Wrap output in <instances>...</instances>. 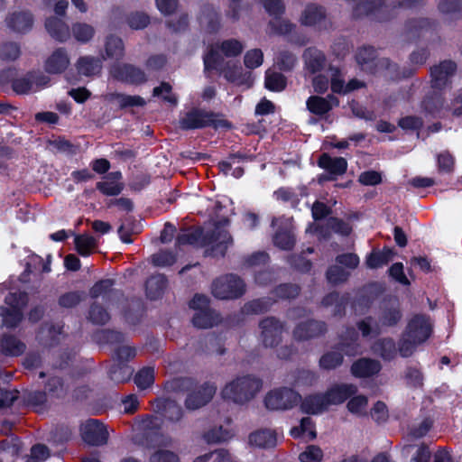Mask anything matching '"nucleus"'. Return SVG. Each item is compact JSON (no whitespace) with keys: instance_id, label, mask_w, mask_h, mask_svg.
I'll return each instance as SVG.
<instances>
[{"instance_id":"f257e3e1","label":"nucleus","mask_w":462,"mask_h":462,"mask_svg":"<svg viewBox=\"0 0 462 462\" xmlns=\"http://www.w3.org/2000/svg\"><path fill=\"white\" fill-rule=\"evenodd\" d=\"M228 223V218L217 221L214 225V228L207 232H204L201 226L183 228L176 236L175 246L198 245L205 247L210 245V247L205 251L207 255L224 257L228 246L233 244V238L230 233L224 228V226Z\"/></svg>"},{"instance_id":"f03ea898","label":"nucleus","mask_w":462,"mask_h":462,"mask_svg":"<svg viewBox=\"0 0 462 462\" xmlns=\"http://www.w3.org/2000/svg\"><path fill=\"white\" fill-rule=\"evenodd\" d=\"M167 388L174 393H187L184 405L189 411H196L207 405L217 392L214 383L205 382L198 386L197 379L189 376L173 378L168 382Z\"/></svg>"},{"instance_id":"7ed1b4c3","label":"nucleus","mask_w":462,"mask_h":462,"mask_svg":"<svg viewBox=\"0 0 462 462\" xmlns=\"http://www.w3.org/2000/svg\"><path fill=\"white\" fill-rule=\"evenodd\" d=\"M402 319V312L397 299L383 300L379 308L378 320L374 317L366 316L356 322V328L363 337H378L382 334L383 328H393Z\"/></svg>"},{"instance_id":"20e7f679","label":"nucleus","mask_w":462,"mask_h":462,"mask_svg":"<svg viewBox=\"0 0 462 462\" xmlns=\"http://www.w3.org/2000/svg\"><path fill=\"white\" fill-rule=\"evenodd\" d=\"M221 114L212 111H205L200 108H192L188 111L180 120V126L182 130L203 129L212 127L213 129L230 130L233 124L222 117Z\"/></svg>"},{"instance_id":"39448f33","label":"nucleus","mask_w":462,"mask_h":462,"mask_svg":"<svg viewBox=\"0 0 462 462\" xmlns=\"http://www.w3.org/2000/svg\"><path fill=\"white\" fill-rule=\"evenodd\" d=\"M261 379L245 375L227 383L222 390V397L235 403L243 404L253 399L262 388Z\"/></svg>"},{"instance_id":"423d86ee","label":"nucleus","mask_w":462,"mask_h":462,"mask_svg":"<svg viewBox=\"0 0 462 462\" xmlns=\"http://www.w3.org/2000/svg\"><path fill=\"white\" fill-rule=\"evenodd\" d=\"M245 283L242 278L228 273L215 279L212 282V294L220 300H235L245 293Z\"/></svg>"},{"instance_id":"0eeeda50","label":"nucleus","mask_w":462,"mask_h":462,"mask_svg":"<svg viewBox=\"0 0 462 462\" xmlns=\"http://www.w3.org/2000/svg\"><path fill=\"white\" fill-rule=\"evenodd\" d=\"M301 395L291 388L281 387L269 392L264 398L265 407L269 410H290L297 406Z\"/></svg>"},{"instance_id":"6e6552de","label":"nucleus","mask_w":462,"mask_h":462,"mask_svg":"<svg viewBox=\"0 0 462 462\" xmlns=\"http://www.w3.org/2000/svg\"><path fill=\"white\" fill-rule=\"evenodd\" d=\"M80 436L88 446L100 447L107 443L109 433L106 425L97 419H88L80 425Z\"/></svg>"},{"instance_id":"1a4fd4ad","label":"nucleus","mask_w":462,"mask_h":462,"mask_svg":"<svg viewBox=\"0 0 462 462\" xmlns=\"http://www.w3.org/2000/svg\"><path fill=\"white\" fill-rule=\"evenodd\" d=\"M260 338L264 347H276L282 338L284 323L273 316L266 317L260 320Z\"/></svg>"},{"instance_id":"9d476101","label":"nucleus","mask_w":462,"mask_h":462,"mask_svg":"<svg viewBox=\"0 0 462 462\" xmlns=\"http://www.w3.org/2000/svg\"><path fill=\"white\" fill-rule=\"evenodd\" d=\"M110 75L119 82L140 86L147 81L145 72L139 67L130 63H117L111 67Z\"/></svg>"},{"instance_id":"9b49d317","label":"nucleus","mask_w":462,"mask_h":462,"mask_svg":"<svg viewBox=\"0 0 462 462\" xmlns=\"http://www.w3.org/2000/svg\"><path fill=\"white\" fill-rule=\"evenodd\" d=\"M404 336L412 338L420 345L426 342L432 333V326L429 317L424 314H415L407 323Z\"/></svg>"},{"instance_id":"f8f14e48","label":"nucleus","mask_w":462,"mask_h":462,"mask_svg":"<svg viewBox=\"0 0 462 462\" xmlns=\"http://www.w3.org/2000/svg\"><path fill=\"white\" fill-rule=\"evenodd\" d=\"M327 332L328 325L325 321L309 319L294 327L292 336L296 341L303 342L320 337Z\"/></svg>"},{"instance_id":"ddd939ff","label":"nucleus","mask_w":462,"mask_h":462,"mask_svg":"<svg viewBox=\"0 0 462 462\" xmlns=\"http://www.w3.org/2000/svg\"><path fill=\"white\" fill-rule=\"evenodd\" d=\"M439 23L428 17L411 18L405 22L404 31L410 41H418L437 30Z\"/></svg>"},{"instance_id":"4468645a","label":"nucleus","mask_w":462,"mask_h":462,"mask_svg":"<svg viewBox=\"0 0 462 462\" xmlns=\"http://www.w3.org/2000/svg\"><path fill=\"white\" fill-rule=\"evenodd\" d=\"M457 71V64L451 60H445L430 68L431 88L443 90L450 82V78Z\"/></svg>"},{"instance_id":"2eb2a0df","label":"nucleus","mask_w":462,"mask_h":462,"mask_svg":"<svg viewBox=\"0 0 462 462\" xmlns=\"http://www.w3.org/2000/svg\"><path fill=\"white\" fill-rule=\"evenodd\" d=\"M358 388L354 383H339L328 387L324 392L328 406L339 405L356 394Z\"/></svg>"},{"instance_id":"dca6fc26","label":"nucleus","mask_w":462,"mask_h":462,"mask_svg":"<svg viewBox=\"0 0 462 462\" xmlns=\"http://www.w3.org/2000/svg\"><path fill=\"white\" fill-rule=\"evenodd\" d=\"M335 349L340 350L348 356H354L360 348L359 334L354 327H346V329L338 335V342L334 345Z\"/></svg>"},{"instance_id":"f3484780","label":"nucleus","mask_w":462,"mask_h":462,"mask_svg":"<svg viewBox=\"0 0 462 462\" xmlns=\"http://www.w3.org/2000/svg\"><path fill=\"white\" fill-rule=\"evenodd\" d=\"M381 370V363L370 357H360L350 366V373L356 378H370L377 375Z\"/></svg>"},{"instance_id":"a211bd4d","label":"nucleus","mask_w":462,"mask_h":462,"mask_svg":"<svg viewBox=\"0 0 462 462\" xmlns=\"http://www.w3.org/2000/svg\"><path fill=\"white\" fill-rule=\"evenodd\" d=\"M199 23L209 34L218 32L221 28V14L212 4H204L200 8Z\"/></svg>"},{"instance_id":"6ab92c4d","label":"nucleus","mask_w":462,"mask_h":462,"mask_svg":"<svg viewBox=\"0 0 462 462\" xmlns=\"http://www.w3.org/2000/svg\"><path fill=\"white\" fill-rule=\"evenodd\" d=\"M380 59L377 56V51L373 46L360 47L356 53L357 64L364 71L372 75L378 73Z\"/></svg>"},{"instance_id":"aec40b11","label":"nucleus","mask_w":462,"mask_h":462,"mask_svg":"<svg viewBox=\"0 0 462 462\" xmlns=\"http://www.w3.org/2000/svg\"><path fill=\"white\" fill-rule=\"evenodd\" d=\"M445 97L442 90L433 89L426 94L421 101V109L426 116L440 117L444 108Z\"/></svg>"},{"instance_id":"412c9836","label":"nucleus","mask_w":462,"mask_h":462,"mask_svg":"<svg viewBox=\"0 0 462 462\" xmlns=\"http://www.w3.org/2000/svg\"><path fill=\"white\" fill-rule=\"evenodd\" d=\"M317 165L337 180L347 171V161L344 157H332L328 152L319 155Z\"/></svg>"},{"instance_id":"4be33fe9","label":"nucleus","mask_w":462,"mask_h":462,"mask_svg":"<svg viewBox=\"0 0 462 462\" xmlns=\"http://www.w3.org/2000/svg\"><path fill=\"white\" fill-rule=\"evenodd\" d=\"M154 411L160 413L164 420L171 422H178L183 417L182 407L171 399L156 400Z\"/></svg>"},{"instance_id":"5701e85b","label":"nucleus","mask_w":462,"mask_h":462,"mask_svg":"<svg viewBox=\"0 0 462 462\" xmlns=\"http://www.w3.org/2000/svg\"><path fill=\"white\" fill-rule=\"evenodd\" d=\"M69 65V58L65 48H57L46 60L44 69L49 74H60Z\"/></svg>"},{"instance_id":"b1692460","label":"nucleus","mask_w":462,"mask_h":462,"mask_svg":"<svg viewBox=\"0 0 462 462\" xmlns=\"http://www.w3.org/2000/svg\"><path fill=\"white\" fill-rule=\"evenodd\" d=\"M327 19V11L324 6L318 4H309L304 8L300 23L303 26L313 27L320 25Z\"/></svg>"},{"instance_id":"393cba45","label":"nucleus","mask_w":462,"mask_h":462,"mask_svg":"<svg viewBox=\"0 0 462 462\" xmlns=\"http://www.w3.org/2000/svg\"><path fill=\"white\" fill-rule=\"evenodd\" d=\"M168 286V279L162 273H156L147 278L144 283L145 295L151 300H156L162 297Z\"/></svg>"},{"instance_id":"a878e982","label":"nucleus","mask_w":462,"mask_h":462,"mask_svg":"<svg viewBox=\"0 0 462 462\" xmlns=\"http://www.w3.org/2000/svg\"><path fill=\"white\" fill-rule=\"evenodd\" d=\"M300 402L301 411L309 415L319 414L328 408L324 393L306 395Z\"/></svg>"},{"instance_id":"bb28decb","label":"nucleus","mask_w":462,"mask_h":462,"mask_svg":"<svg viewBox=\"0 0 462 462\" xmlns=\"http://www.w3.org/2000/svg\"><path fill=\"white\" fill-rule=\"evenodd\" d=\"M378 64V72L386 71L387 76L392 80L411 78L416 70L414 68H403L401 70L399 65L388 58H381Z\"/></svg>"},{"instance_id":"cd10ccee","label":"nucleus","mask_w":462,"mask_h":462,"mask_svg":"<svg viewBox=\"0 0 462 462\" xmlns=\"http://www.w3.org/2000/svg\"><path fill=\"white\" fill-rule=\"evenodd\" d=\"M6 23L14 32L25 33L33 24V17L30 12H14L6 18Z\"/></svg>"},{"instance_id":"c85d7f7f","label":"nucleus","mask_w":462,"mask_h":462,"mask_svg":"<svg viewBox=\"0 0 462 462\" xmlns=\"http://www.w3.org/2000/svg\"><path fill=\"white\" fill-rule=\"evenodd\" d=\"M395 252L393 248L384 246L382 250L374 249L367 254L366 266L370 269H378L388 264L393 258Z\"/></svg>"},{"instance_id":"c756f323","label":"nucleus","mask_w":462,"mask_h":462,"mask_svg":"<svg viewBox=\"0 0 462 462\" xmlns=\"http://www.w3.org/2000/svg\"><path fill=\"white\" fill-rule=\"evenodd\" d=\"M303 58L305 67L311 74L320 72L325 67L326 56L321 51L316 48L306 49L303 53Z\"/></svg>"},{"instance_id":"7c9ffc66","label":"nucleus","mask_w":462,"mask_h":462,"mask_svg":"<svg viewBox=\"0 0 462 462\" xmlns=\"http://www.w3.org/2000/svg\"><path fill=\"white\" fill-rule=\"evenodd\" d=\"M45 28L56 41L63 42L69 37V28L61 19L51 16L46 19Z\"/></svg>"},{"instance_id":"2f4dec72","label":"nucleus","mask_w":462,"mask_h":462,"mask_svg":"<svg viewBox=\"0 0 462 462\" xmlns=\"http://www.w3.org/2000/svg\"><path fill=\"white\" fill-rule=\"evenodd\" d=\"M249 443L263 448H273L277 444L276 432L268 429L254 431L249 435Z\"/></svg>"},{"instance_id":"473e14b6","label":"nucleus","mask_w":462,"mask_h":462,"mask_svg":"<svg viewBox=\"0 0 462 462\" xmlns=\"http://www.w3.org/2000/svg\"><path fill=\"white\" fill-rule=\"evenodd\" d=\"M25 345L15 336L4 334L0 338V352L6 356H19L25 350Z\"/></svg>"},{"instance_id":"72a5a7b5","label":"nucleus","mask_w":462,"mask_h":462,"mask_svg":"<svg viewBox=\"0 0 462 462\" xmlns=\"http://www.w3.org/2000/svg\"><path fill=\"white\" fill-rule=\"evenodd\" d=\"M371 348L374 354L385 361L393 360L397 353L395 342L392 337H382L375 340Z\"/></svg>"},{"instance_id":"f704fd0d","label":"nucleus","mask_w":462,"mask_h":462,"mask_svg":"<svg viewBox=\"0 0 462 462\" xmlns=\"http://www.w3.org/2000/svg\"><path fill=\"white\" fill-rule=\"evenodd\" d=\"M220 316L211 308L195 312L192 317V324L198 328H209L217 325Z\"/></svg>"},{"instance_id":"c9c22d12","label":"nucleus","mask_w":462,"mask_h":462,"mask_svg":"<svg viewBox=\"0 0 462 462\" xmlns=\"http://www.w3.org/2000/svg\"><path fill=\"white\" fill-rule=\"evenodd\" d=\"M344 356L340 350L335 349L325 352L319 360V366L321 370L331 371L338 368L344 362Z\"/></svg>"},{"instance_id":"e433bc0d","label":"nucleus","mask_w":462,"mask_h":462,"mask_svg":"<svg viewBox=\"0 0 462 462\" xmlns=\"http://www.w3.org/2000/svg\"><path fill=\"white\" fill-rule=\"evenodd\" d=\"M76 68L79 74L90 77L97 75L101 70V62L98 58L93 56H82L79 57Z\"/></svg>"},{"instance_id":"4c0bfd02","label":"nucleus","mask_w":462,"mask_h":462,"mask_svg":"<svg viewBox=\"0 0 462 462\" xmlns=\"http://www.w3.org/2000/svg\"><path fill=\"white\" fill-rule=\"evenodd\" d=\"M203 63L204 70L206 72L216 70L221 74L226 69L225 60L223 56L214 47H210L207 53L203 56Z\"/></svg>"},{"instance_id":"58836bf2","label":"nucleus","mask_w":462,"mask_h":462,"mask_svg":"<svg viewBox=\"0 0 462 462\" xmlns=\"http://www.w3.org/2000/svg\"><path fill=\"white\" fill-rule=\"evenodd\" d=\"M134 373V369L126 363L113 364L107 374L111 381L116 383H124L128 382Z\"/></svg>"},{"instance_id":"ea45409f","label":"nucleus","mask_w":462,"mask_h":462,"mask_svg":"<svg viewBox=\"0 0 462 462\" xmlns=\"http://www.w3.org/2000/svg\"><path fill=\"white\" fill-rule=\"evenodd\" d=\"M23 400L27 406L32 407L36 411H42L47 408L48 397L44 391H26L23 394Z\"/></svg>"},{"instance_id":"a19ab883","label":"nucleus","mask_w":462,"mask_h":462,"mask_svg":"<svg viewBox=\"0 0 462 462\" xmlns=\"http://www.w3.org/2000/svg\"><path fill=\"white\" fill-rule=\"evenodd\" d=\"M44 392L47 397L53 399H62L67 394V388L62 377L51 376L44 384Z\"/></svg>"},{"instance_id":"79ce46f5","label":"nucleus","mask_w":462,"mask_h":462,"mask_svg":"<svg viewBox=\"0 0 462 462\" xmlns=\"http://www.w3.org/2000/svg\"><path fill=\"white\" fill-rule=\"evenodd\" d=\"M273 241L275 246L282 250H291L295 245V237L288 226H279Z\"/></svg>"},{"instance_id":"37998d69","label":"nucleus","mask_w":462,"mask_h":462,"mask_svg":"<svg viewBox=\"0 0 462 462\" xmlns=\"http://www.w3.org/2000/svg\"><path fill=\"white\" fill-rule=\"evenodd\" d=\"M306 106L311 114L319 116H322L332 110L329 100L319 96H310L306 101Z\"/></svg>"},{"instance_id":"c03bdc74","label":"nucleus","mask_w":462,"mask_h":462,"mask_svg":"<svg viewBox=\"0 0 462 462\" xmlns=\"http://www.w3.org/2000/svg\"><path fill=\"white\" fill-rule=\"evenodd\" d=\"M264 87L272 92H282L287 87V78L281 72L267 70L264 77Z\"/></svg>"},{"instance_id":"a18cd8bd","label":"nucleus","mask_w":462,"mask_h":462,"mask_svg":"<svg viewBox=\"0 0 462 462\" xmlns=\"http://www.w3.org/2000/svg\"><path fill=\"white\" fill-rule=\"evenodd\" d=\"M106 54L110 59L121 60L125 55V44L120 37L109 35L105 43Z\"/></svg>"},{"instance_id":"49530a36","label":"nucleus","mask_w":462,"mask_h":462,"mask_svg":"<svg viewBox=\"0 0 462 462\" xmlns=\"http://www.w3.org/2000/svg\"><path fill=\"white\" fill-rule=\"evenodd\" d=\"M0 317L2 325L7 328H17L23 319V313L21 310H11L7 307L0 306Z\"/></svg>"},{"instance_id":"de8ad7c7","label":"nucleus","mask_w":462,"mask_h":462,"mask_svg":"<svg viewBox=\"0 0 462 462\" xmlns=\"http://www.w3.org/2000/svg\"><path fill=\"white\" fill-rule=\"evenodd\" d=\"M274 301L269 297L254 299L246 302L243 307L245 314H263L267 312Z\"/></svg>"},{"instance_id":"09e8293b","label":"nucleus","mask_w":462,"mask_h":462,"mask_svg":"<svg viewBox=\"0 0 462 462\" xmlns=\"http://www.w3.org/2000/svg\"><path fill=\"white\" fill-rule=\"evenodd\" d=\"M112 98L116 99L118 103L120 109H126L134 106H144L146 101L143 97L138 95H127L124 93H114Z\"/></svg>"},{"instance_id":"8fccbe9b","label":"nucleus","mask_w":462,"mask_h":462,"mask_svg":"<svg viewBox=\"0 0 462 462\" xmlns=\"http://www.w3.org/2000/svg\"><path fill=\"white\" fill-rule=\"evenodd\" d=\"M77 252L83 257L90 255L92 250L96 247V239L89 235H79L74 239Z\"/></svg>"},{"instance_id":"3c124183","label":"nucleus","mask_w":462,"mask_h":462,"mask_svg":"<svg viewBox=\"0 0 462 462\" xmlns=\"http://www.w3.org/2000/svg\"><path fill=\"white\" fill-rule=\"evenodd\" d=\"M134 382L141 390L151 387L154 383V368L152 366L141 368L134 375Z\"/></svg>"},{"instance_id":"603ef678","label":"nucleus","mask_w":462,"mask_h":462,"mask_svg":"<svg viewBox=\"0 0 462 462\" xmlns=\"http://www.w3.org/2000/svg\"><path fill=\"white\" fill-rule=\"evenodd\" d=\"M273 293L282 300L296 299L300 293V287L294 283H281L277 285Z\"/></svg>"},{"instance_id":"864d4df0","label":"nucleus","mask_w":462,"mask_h":462,"mask_svg":"<svg viewBox=\"0 0 462 462\" xmlns=\"http://www.w3.org/2000/svg\"><path fill=\"white\" fill-rule=\"evenodd\" d=\"M88 319L96 325H105L110 319L107 310L99 303L94 302L88 310Z\"/></svg>"},{"instance_id":"5fc2aeb1","label":"nucleus","mask_w":462,"mask_h":462,"mask_svg":"<svg viewBox=\"0 0 462 462\" xmlns=\"http://www.w3.org/2000/svg\"><path fill=\"white\" fill-rule=\"evenodd\" d=\"M217 47L226 58L237 57L244 50L243 43L236 39L224 40Z\"/></svg>"},{"instance_id":"6e6d98bb","label":"nucleus","mask_w":462,"mask_h":462,"mask_svg":"<svg viewBox=\"0 0 462 462\" xmlns=\"http://www.w3.org/2000/svg\"><path fill=\"white\" fill-rule=\"evenodd\" d=\"M29 298L26 291H14L9 292L5 298V302L9 306L11 310H21L27 306Z\"/></svg>"},{"instance_id":"4d7b16f0","label":"nucleus","mask_w":462,"mask_h":462,"mask_svg":"<svg viewBox=\"0 0 462 462\" xmlns=\"http://www.w3.org/2000/svg\"><path fill=\"white\" fill-rule=\"evenodd\" d=\"M438 10L442 14L459 17L462 14V0H440Z\"/></svg>"},{"instance_id":"13d9d810","label":"nucleus","mask_w":462,"mask_h":462,"mask_svg":"<svg viewBox=\"0 0 462 462\" xmlns=\"http://www.w3.org/2000/svg\"><path fill=\"white\" fill-rule=\"evenodd\" d=\"M297 62L296 56L289 51H282L276 57V65L281 71H291Z\"/></svg>"},{"instance_id":"bf43d9fd","label":"nucleus","mask_w":462,"mask_h":462,"mask_svg":"<svg viewBox=\"0 0 462 462\" xmlns=\"http://www.w3.org/2000/svg\"><path fill=\"white\" fill-rule=\"evenodd\" d=\"M72 32L78 42L86 43L93 38L95 30L88 23H77L72 26Z\"/></svg>"},{"instance_id":"052dcab7","label":"nucleus","mask_w":462,"mask_h":462,"mask_svg":"<svg viewBox=\"0 0 462 462\" xmlns=\"http://www.w3.org/2000/svg\"><path fill=\"white\" fill-rule=\"evenodd\" d=\"M349 273L339 265H331L326 272L328 282L333 285H338L347 281Z\"/></svg>"},{"instance_id":"680f3d73","label":"nucleus","mask_w":462,"mask_h":462,"mask_svg":"<svg viewBox=\"0 0 462 462\" xmlns=\"http://www.w3.org/2000/svg\"><path fill=\"white\" fill-rule=\"evenodd\" d=\"M268 26L277 35H288L292 32L296 25L287 19L282 17L271 20Z\"/></svg>"},{"instance_id":"e2e57ef3","label":"nucleus","mask_w":462,"mask_h":462,"mask_svg":"<svg viewBox=\"0 0 462 462\" xmlns=\"http://www.w3.org/2000/svg\"><path fill=\"white\" fill-rule=\"evenodd\" d=\"M437 167L440 173L449 174L453 172L455 167L454 156L448 151L439 152L437 155Z\"/></svg>"},{"instance_id":"0e129e2a","label":"nucleus","mask_w":462,"mask_h":462,"mask_svg":"<svg viewBox=\"0 0 462 462\" xmlns=\"http://www.w3.org/2000/svg\"><path fill=\"white\" fill-rule=\"evenodd\" d=\"M114 285L115 280L113 279L99 280L89 289V295L92 299H97L99 296L109 293Z\"/></svg>"},{"instance_id":"69168bd1","label":"nucleus","mask_w":462,"mask_h":462,"mask_svg":"<svg viewBox=\"0 0 462 462\" xmlns=\"http://www.w3.org/2000/svg\"><path fill=\"white\" fill-rule=\"evenodd\" d=\"M176 254L169 250H161L160 252L152 255V263L154 266H171L176 263Z\"/></svg>"},{"instance_id":"338daca9","label":"nucleus","mask_w":462,"mask_h":462,"mask_svg":"<svg viewBox=\"0 0 462 462\" xmlns=\"http://www.w3.org/2000/svg\"><path fill=\"white\" fill-rule=\"evenodd\" d=\"M126 23L131 29L142 30L150 23V17L143 12H132L126 16Z\"/></svg>"},{"instance_id":"774afa93","label":"nucleus","mask_w":462,"mask_h":462,"mask_svg":"<svg viewBox=\"0 0 462 462\" xmlns=\"http://www.w3.org/2000/svg\"><path fill=\"white\" fill-rule=\"evenodd\" d=\"M322 459L323 451L316 445L307 446L305 450L299 455V460L300 462H321Z\"/></svg>"}]
</instances>
